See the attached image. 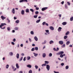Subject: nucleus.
<instances>
[{
  "instance_id": "nucleus-44",
  "label": "nucleus",
  "mask_w": 73,
  "mask_h": 73,
  "mask_svg": "<svg viewBox=\"0 0 73 73\" xmlns=\"http://www.w3.org/2000/svg\"><path fill=\"white\" fill-rule=\"evenodd\" d=\"M7 20L8 21V23H10V20H9V19L7 18Z\"/></svg>"
},
{
  "instance_id": "nucleus-23",
  "label": "nucleus",
  "mask_w": 73,
  "mask_h": 73,
  "mask_svg": "<svg viewBox=\"0 0 73 73\" xmlns=\"http://www.w3.org/2000/svg\"><path fill=\"white\" fill-rule=\"evenodd\" d=\"M30 10L32 12V13L34 12V10H33V9H30Z\"/></svg>"
},
{
  "instance_id": "nucleus-13",
  "label": "nucleus",
  "mask_w": 73,
  "mask_h": 73,
  "mask_svg": "<svg viewBox=\"0 0 73 73\" xmlns=\"http://www.w3.org/2000/svg\"><path fill=\"white\" fill-rule=\"evenodd\" d=\"M25 12H26V13H29V9H26Z\"/></svg>"
},
{
  "instance_id": "nucleus-55",
  "label": "nucleus",
  "mask_w": 73,
  "mask_h": 73,
  "mask_svg": "<svg viewBox=\"0 0 73 73\" xmlns=\"http://www.w3.org/2000/svg\"><path fill=\"white\" fill-rule=\"evenodd\" d=\"M11 44H12V45H15V43L13 42H11Z\"/></svg>"
},
{
  "instance_id": "nucleus-64",
  "label": "nucleus",
  "mask_w": 73,
  "mask_h": 73,
  "mask_svg": "<svg viewBox=\"0 0 73 73\" xmlns=\"http://www.w3.org/2000/svg\"><path fill=\"white\" fill-rule=\"evenodd\" d=\"M19 73H23V72L21 71H19Z\"/></svg>"
},
{
  "instance_id": "nucleus-7",
  "label": "nucleus",
  "mask_w": 73,
  "mask_h": 73,
  "mask_svg": "<svg viewBox=\"0 0 73 73\" xmlns=\"http://www.w3.org/2000/svg\"><path fill=\"white\" fill-rule=\"evenodd\" d=\"M61 29H62V28L59 27L58 29V31L59 32H61Z\"/></svg>"
},
{
  "instance_id": "nucleus-29",
  "label": "nucleus",
  "mask_w": 73,
  "mask_h": 73,
  "mask_svg": "<svg viewBox=\"0 0 73 73\" xmlns=\"http://www.w3.org/2000/svg\"><path fill=\"white\" fill-rule=\"evenodd\" d=\"M38 47H35V50H38Z\"/></svg>"
},
{
  "instance_id": "nucleus-6",
  "label": "nucleus",
  "mask_w": 73,
  "mask_h": 73,
  "mask_svg": "<svg viewBox=\"0 0 73 73\" xmlns=\"http://www.w3.org/2000/svg\"><path fill=\"white\" fill-rule=\"evenodd\" d=\"M25 1H26V2H28V1L27 0H21L19 1V2L22 3V2H25Z\"/></svg>"
},
{
  "instance_id": "nucleus-20",
  "label": "nucleus",
  "mask_w": 73,
  "mask_h": 73,
  "mask_svg": "<svg viewBox=\"0 0 73 73\" xmlns=\"http://www.w3.org/2000/svg\"><path fill=\"white\" fill-rule=\"evenodd\" d=\"M41 21V20L40 19H39L36 21V23H40V22Z\"/></svg>"
},
{
  "instance_id": "nucleus-56",
  "label": "nucleus",
  "mask_w": 73,
  "mask_h": 73,
  "mask_svg": "<svg viewBox=\"0 0 73 73\" xmlns=\"http://www.w3.org/2000/svg\"><path fill=\"white\" fill-rule=\"evenodd\" d=\"M61 65L62 66H63V65H64V63H62L61 64Z\"/></svg>"
},
{
  "instance_id": "nucleus-1",
  "label": "nucleus",
  "mask_w": 73,
  "mask_h": 73,
  "mask_svg": "<svg viewBox=\"0 0 73 73\" xmlns=\"http://www.w3.org/2000/svg\"><path fill=\"white\" fill-rule=\"evenodd\" d=\"M5 25H6V24L5 23H1V25H0V28L2 29H4L5 28V27H4L3 28H2V27H3V26H4Z\"/></svg>"
},
{
  "instance_id": "nucleus-61",
  "label": "nucleus",
  "mask_w": 73,
  "mask_h": 73,
  "mask_svg": "<svg viewBox=\"0 0 73 73\" xmlns=\"http://www.w3.org/2000/svg\"><path fill=\"white\" fill-rule=\"evenodd\" d=\"M54 73H59V72H56L54 71Z\"/></svg>"
},
{
  "instance_id": "nucleus-38",
  "label": "nucleus",
  "mask_w": 73,
  "mask_h": 73,
  "mask_svg": "<svg viewBox=\"0 0 73 73\" xmlns=\"http://www.w3.org/2000/svg\"><path fill=\"white\" fill-rule=\"evenodd\" d=\"M34 17L35 18V19H36L37 17V15H34Z\"/></svg>"
},
{
  "instance_id": "nucleus-16",
  "label": "nucleus",
  "mask_w": 73,
  "mask_h": 73,
  "mask_svg": "<svg viewBox=\"0 0 73 73\" xmlns=\"http://www.w3.org/2000/svg\"><path fill=\"white\" fill-rule=\"evenodd\" d=\"M14 30L15 31H18V30L19 29V28L17 27H15L14 29Z\"/></svg>"
},
{
  "instance_id": "nucleus-30",
  "label": "nucleus",
  "mask_w": 73,
  "mask_h": 73,
  "mask_svg": "<svg viewBox=\"0 0 73 73\" xmlns=\"http://www.w3.org/2000/svg\"><path fill=\"white\" fill-rule=\"evenodd\" d=\"M39 13V12H38V11H36L35 12V15H38V14Z\"/></svg>"
},
{
  "instance_id": "nucleus-33",
  "label": "nucleus",
  "mask_w": 73,
  "mask_h": 73,
  "mask_svg": "<svg viewBox=\"0 0 73 73\" xmlns=\"http://www.w3.org/2000/svg\"><path fill=\"white\" fill-rule=\"evenodd\" d=\"M69 44H70V42L69 41H67L66 42V45H69Z\"/></svg>"
},
{
  "instance_id": "nucleus-28",
  "label": "nucleus",
  "mask_w": 73,
  "mask_h": 73,
  "mask_svg": "<svg viewBox=\"0 0 73 73\" xmlns=\"http://www.w3.org/2000/svg\"><path fill=\"white\" fill-rule=\"evenodd\" d=\"M48 56L49 57H52V54L51 53L49 54Z\"/></svg>"
},
{
  "instance_id": "nucleus-21",
  "label": "nucleus",
  "mask_w": 73,
  "mask_h": 73,
  "mask_svg": "<svg viewBox=\"0 0 73 73\" xmlns=\"http://www.w3.org/2000/svg\"><path fill=\"white\" fill-rule=\"evenodd\" d=\"M16 65V67L17 68V69H19V64H18L17 63Z\"/></svg>"
},
{
  "instance_id": "nucleus-24",
  "label": "nucleus",
  "mask_w": 73,
  "mask_h": 73,
  "mask_svg": "<svg viewBox=\"0 0 73 73\" xmlns=\"http://www.w3.org/2000/svg\"><path fill=\"white\" fill-rule=\"evenodd\" d=\"M34 39L35 40V41H37V40H38V38H37V37H34Z\"/></svg>"
},
{
  "instance_id": "nucleus-15",
  "label": "nucleus",
  "mask_w": 73,
  "mask_h": 73,
  "mask_svg": "<svg viewBox=\"0 0 73 73\" xmlns=\"http://www.w3.org/2000/svg\"><path fill=\"white\" fill-rule=\"evenodd\" d=\"M70 33V32H69V31H68L66 33V34H65V35L66 36H67V35H69V34Z\"/></svg>"
},
{
  "instance_id": "nucleus-2",
  "label": "nucleus",
  "mask_w": 73,
  "mask_h": 73,
  "mask_svg": "<svg viewBox=\"0 0 73 73\" xmlns=\"http://www.w3.org/2000/svg\"><path fill=\"white\" fill-rule=\"evenodd\" d=\"M64 52L63 51H60L59 52L56 53L57 55H60V54H64Z\"/></svg>"
},
{
  "instance_id": "nucleus-9",
  "label": "nucleus",
  "mask_w": 73,
  "mask_h": 73,
  "mask_svg": "<svg viewBox=\"0 0 73 73\" xmlns=\"http://www.w3.org/2000/svg\"><path fill=\"white\" fill-rule=\"evenodd\" d=\"M46 32L48 33V35H49L50 34V33H49V31L48 30H45Z\"/></svg>"
},
{
  "instance_id": "nucleus-42",
  "label": "nucleus",
  "mask_w": 73,
  "mask_h": 73,
  "mask_svg": "<svg viewBox=\"0 0 73 73\" xmlns=\"http://www.w3.org/2000/svg\"><path fill=\"white\" fill-rule=\"evenodd\" d=\"M69 68V66H66V69H68Z\"/></svg>"
},
{
  "instance_id": "nucleus-60",
  "label": "nucleus",
  "mask_w": 73,
  "mask_h": 73,
  "mask_svg": "<svg viewBox=\"0 0 73 73\" xmlns=\"http://www.w3.org/2000/svg\"><path fill=\"white\" fill-rule=\"evenodd\" d=\"M56 51H58V50H59V48H58L57 47V49H56Z\"/></svg>"
},
{
  "instance_id": "nucleus-53",
  "label": "nucleus",
  "mask_w": 73,
  "mask_h": 73,
  "mask_svg": "<svg viewBox=\"0 0 73 73\" xmlns=\"http://www.w3.org/2000/svg\"><path fill=\"white\" fill-rule=\"evenodd\" d=\"M11 32L12 33H15V30H13Z\"/></svg>"
},
{
  "instance_id": "nucleus-37",
  "label": "nucleus",
  "mask_w": 73,
  "mask_h": 73,
  "mask_svg": "<svg viewBox=\"0 0 73 73\" xmlns=\"http://www.w3.org/2000/svg\"><path fill=\"white\" fill-rule=\"evenodd\" d=\"M45 64H49V62L48 61H45Z\"/></svg>"
},
{
  "instance_id": "nucleus-47",
  "label": "nucleus",
  "mask_w": 73,
  "mask_h": 73,
  "mask_svg": "<svg viewBox=\"0 0 73 73\" xmlns=\"http://www.w3.org/2000/svg\"><path fill=\"white\" fill-rule=\"evenodd\" d=\"M35 50V48H33L31 49V51H34Z\"/></svg>"
},
{
  "instance_id": "nucleus-49",
  "label": "nucleus",
  "mask_w": 73,
  "mask_h": 73,
  "mask_svg": "<svg viewBox=\"0 0 73 73\" xmlns=\"http://www.w3.org/2000/svg\"><path fill=\"white\" fill-rule=\"evenodd\" d=\"M7 29L8 30V31H10L11 29H10V28L9 27H8L7 28Z\"/></svg>"
},
{
  "instance_id": "nucleus-19",
  "label": "nucleus",
  "mask_w": 73,
  "mask_h": 73,
  "mask_svg": "<svg viewBox=\"0 0 73 73\" xmlns=\"http://www.w3.org/2000/svg\"><path fill=\"white\" fill-rule=\"evenodd\" d=\"M64 7L66 9H68V5H67V4H65V5H64Z\"/></svg>"
},
{
  "instance_id": "nucleus-17",
  "label": "nucleus",
  "mask_w": 73,
  "mask_h": 73,
  "mask_svg": "<svg viewBox=\"0 0 73 73\" xmlns=\"http://www.w3.org/2000/svg\"><path fill=\"white\" fill-rule=\"evenodd\" d=\"M27 67H28L29 68H32V66L30 64H29L27 65Z\"/></svg>"
},
{
  "instance_id": "nucleus-58",
  "label": "nucleus",
  "mask_w": 73,
  "mask_h": 73,
  "mask_svg": "<svg viewBox=\"0 0 73 73\" xmlns=\"http://www.w3.org/2000/svg\"><path fill=\"white\" fill-rule=\"evenodd\" d=\"M45 25H46V26H48V25H49L48 24V23H46Z\"/></svg>"
},
{
  "instance_id": "nucleus-50",
  "label": "nucleus",
  "mask_w": 73,
  "mask_h": 73,
  "mask_svg": "<svg viewBox=\"0 0 73 73\" xmlns=\"http://www.w3.org/2000/svg\"><path fill=\"white\" fill-rule=\"evenodd\" d=\"M64 1H62V2H61V3L62 4V5H63L64 4Z\"/></svg>"
},
{
  "instance_id": "nucleus-41",
  "label": "nucleus",
  "mask_w": 73,
  "mask_h": 73,
  "mask_svg": "<svg viewBox=\"0 0 73 73\" xmlns=\"http://www.w3.org/2000/svg\"><path fill=\"white\" fill-rule=\"evenodd\" d=\"M35 9L36 11H38L39 9V8L36 7L35 8Z\"/></svg>"
},
{
  "instance_id": "nucleus-34",
  "label": "nucleus",
  "mask_w": 73,
  "mask_h": 73,
  "mask_svg": "<svg viewBox=\"0 0 73 73\" xmlns=\"http://www.w3.org/2000/svg\"><path fill=\"white\" fill-rule=\"evenodd\" d=\"M53 42V40H51L49 42V44H52Z\"/></svg>"
},
{
  "instance_id": "nucleus-4",
  "label": "nucleus",
  "mask_w": 73,
  "mask_h": 73,
  "mask_svg": "<svg viewBox=\"0 0 73 73\" xmlns=\"http://www.w3.org/2000/svg\"><path fill=\"white\" fill-rule=\"evenodd\" d=\"M48 9V7H47L42 8L41 9V10L42 11H44L46 10V9Z\"/></svg>"
},
{
  "instance_id": "nucleus-18",
  "label": "nucleus",
  "mask_w": 73,
  "mask_h": 73,
  "mask_svg": "<svg viewBox=\"0 0 73 73\" xmlns=\"http://www.w3.org/2000/svg\"><path fill=\"white\" fill-rule=\"evenodd\" d=\"M15 23H17V24H19V23H20V21H19V20H17L15 21Z\"/></svg>"
},
{
  "instance_id": "nucleus-32",
  "label": "nucleus",
  "mask_w": 73,
  "mask_h": 73,
  "mask_svg": "<svg viewBox=\"0 0 73 73\" xmlns=\"http://www.w3.org/2000/svg\"><path fill=\"white\" fill-rule=\"evenodd\" d=\"M67 3L68 5L69 6H70V3L69 2H67Z\"/></svg>"
},
{
  "instance_id": "nucleus-46",
  "label": "nucleus",
  "mask_w": 73,
  "mask_h": 73,
  "mask_svg": "<svg viewBox=\"0 0 73 73\" xmlns=\"http://www.w3.org/2000/svg\"><path fill=\"white\" fill-rule=\"evenodd\" d=\"M46 64H43L42 65V66H46Z\"/></svg>"
},
{
  "instance_id": "nucleus-48",
  "label": "nucleus",
  "mask_w": 73,
  "mask_h": 73,
  "mask_svg": "<svg viewBox=\"0 0 73 73\" xmlns=\"http://www.w3.org/2000/svg\"><path fill=\"white\" fill-rule=\"evenodd\" d=\"M35 67L36 69H38V66H37L35 65Z\"/></svg>"
},
{
  "instance_id": "nucleus-43",
  "label": "nucleus",
  "mask_w": 73,
  "mask_h": 73,
  "mask_svg": "<svg viewBox=\"0 0 73 73\" xmlns=\"http://www.w3.org/2000/svg\"><path fill=\"white\" fill-rule=\"evenodd\" d=\"M45 24H46V22H44L42 23V24L43 25H44Z\"/></svg>"
},
{
  "instance_id": "nucleus-39",
  "label": "nucleus",
  "mask_w": 73,
  "mask_h": 73,
  "mask_svg": "<svg viewBox=\"0 0 73 73\" xmlns=\"http://www.w3.org/2000/svg\"><path fill=\"white\" fill-rule=\"evenodd\" d=\"M65 46V44H64L63 45L61 46L62 48H64Z\"/></svg>"
},
{
  "instance_id": "nucleus-26",
  "label": "nucleus",
  "mask_w": 73,
  "mask_h": 73,
  "mask_svg": "<svg viewBox=\"0 0 73 73\" xmlns=\"http://www.w3.org/2000/svg\"><path fill=\"white\" fill-rule=\"evenodd\" d=\"M33 54H34L35 56V57H37V56H38V54H36V53H34Z\"/></svg>"
},
{
  "instance_id": "nucleus-40",
  "label": "nucleus",
  "mask_w": 73,
  "mask_h": 73,
  "mask_svg": "<svg viewBox=\"0 0 73 73\" xmlns=\"http://www.w3.org/2000/svg\"><path fill=\"white\" fill-rule=\"evenodd\" d=\"M27 58L28 60H29L31 59V57L30 56L27 57Z\"/></svg>"
},
{
  "instance_id": "nucleus-35",
  "label": "nucleus",
  "mask_w": 73,
  "mask_h": 73,
  "mask_svg": "<svg viewBox=\"0 0 73 73\" xmlns=\"http://www.w3.org/2000/svg\"><path fill=\"white\" fill-rule=\"evenodd\" d=\"M64 57V55H63V54H61L60 55V57H61V58H62Z\"/></svg>"
},
{
  "instance_id": "nucleus-31",
  "label": "nucleus",
  "mask_w": 73,
  "mask_h": 73,
  "mask_svg": "<svg viewBox=\"0 0 73 73\" xmlns=\"http://www.w3.org/2000/svg\"><path fill=\"white\" fill-rule=\"evenodd\" d=\"M73 17H72L70 18V21H73Z\"/></svg>"
},
{
  "instance_id": "nucleus-57",
  "label": "nucleus",
  "mask_w": 73,
  "mask_h": 73,
  "mask_svg": "<svg viewBox=\"0 0 73 73\" xmlns=\"http://www.w3.org/2000/svg\"><path fill=\"white\" fill-rule=\"evenodd\" d=\"M26 57H25L23 59V61H25L26 60Z\"/></svg>"
},
{
  "instance_id": "nucleus-11",
  "label": "nucleus",
  "mask_w": 73,
  "mask_h": 73,
  "mask_svg": "<svg viewBox=\"0 0 73 73\" xmlns=\"http://www.w3.org/2000/svg\"><path fill=\"white\" fill-rule=\"evenodd\" d=\"M42 57L43 58H45V57H46V54H45V53H43Z\"/></svg>"
},
{
  "instance_id": "nucleus-51",
  "label": "nucleus",
  "mask_w": 73,
  "mask_h": 73,
  "mask_svg": "<svg viewBox=\"0 0 73 73\" xmlns=\"http://www.w3.org/2000/svg\"><path fill=\"white\" fill-rule=\"evenodd\" d=\"M13 42H15V41H16V39L15 38H14L13 39Z\"/></svg>"
},
{
  "instance_id": "nucleus-59",
  "label": "nucleus",
  "mask_w": 73,
  "mask_h": 73,
  "mask_svg": "<svg viewBox=\"0 0 73 73\" xmlns=\"http://www.w3.org/2000/svg\"><path fill=\"white\" fill-rule=\"evenodd\" d=\"M23 57H22L20 60V61H21L23 60Z\"/></svg>"
},
{
  "instance_id": "nucleus-12",
  "label": "nucleus",
  "mask_w": 73,
  "mask_h": 73,
  "mask_svg": "<svg viewBox=\"0 0 73 73\" xmlns=\"http://www.w3.org/2000/svg\"><path fill=\"white\" fill-rule=\"evenodd\" d=\"M21 14L22 15H24V10H22L21 11Z\"/></svg>"
},
{
  "instance_id": "nucleus-10",
  "label": "nucleus",
  "mask_w": 73,
  "mask_h": 73,
  "mask_svg": "<svg viewBox=\"0 0 73 73\" xmlns=\"http://www.w3.org/2000/svg\"><path fill=\"white\" fill-rule=\"evenodd\" d=\"M67 24V23L66 22H64L62 23V24L63 25H66Z\"/></svg>"
},
{
  "instance_id": "nucleus-3",
  "label": "nucleus",
  "mask_w": 73,
  "mask_h": 73,
  "mask_svg": "<svg viewBox=\"0 0 73 73\" xmlns=\"http://www.w3.org/2000/svg\"><path fill=\"white\" fill-rule=\"evenodd\" d=\"M46 68L48 71L49 70V69H50V66L49 65L47 64L46 65Z\"/></svg>"
},
{
  "instance_id": "nucleus-5",
  "label": "nucleus",
  "mask_w": 73,
  "mask_h": 73,
  "mask_svg": "<svg viewBox=\"0 0 73 73\" xmlns=\"http://www.w3.org/2000/svg\"><path fill=\"white\" fill-rule=\"evenodd\" d=\"M59 44L60 45H62L64 44V42L62 41H59Z\"/></svg>"
},
{
  "instance_id": "nucleus-63",
  "label": "nucleus",
  "mask_w": 73,
  "mask_h": 73,
  "mask_svg": "<svg viewBox=\"0 0 73 73\" xmlns=\"http://www.w3.org/2000/svg\"><path fill=\"white\" fill-rule=\"evenodd\" d=\"M14 20H16V19H17V17H14Z\"/></svg>"
},
{
  "instance_id": "nucleus-52",
  "label": "nucleus",
  "mask_w": 73,
  "mask_h": 73,
  "mask_svg": "<svg viewBox=\"0 0 73 73\" xmlns=\"http://www.w3.org/2000/svg\"><path fill=\"white\" fill-rule=\"evenodd\" d=\"M46 42V40H45L44 41V42L42 43V44H45Z\"/></svg>"
},
{
  "instance_id": "nucleus-62",
  "label": "nucleus",
  "mask_w": 73,
  "mask_h": 73,
  "mask_svg": "<svg viewBox=\"0 0 73 73\" xmlns=\"http://www.w3.org/2000/svg\"><path fill=\"white\" fill-rule=\"evenodd\" d=\"M53 50H54V51H56V50L55 48H54Z\"/></svg>"
},
{
  "instance_id": "nucleus-54",
  "label": "nucleus",
  "mask_w": 73,
  "mask_h": 73,
  "mask_svg": "<svg viewBox=\"0 0 73 73\" xmlns=\"http://www.w3.org/2000/svg\"><path fill=\"white\" fill-rule=\"evenodd\" d=\"M32 70H30L29 71V73H32Z\"/></svg>"
},
{
  "instance_id": "nucleus-14",
  "label": "nucleus",
  "mask_w": 73,
  "mask_h": 73,
  "mask_svg": "<svg viewBox=\"0 0 73 73\" xmlns=\"http://www.w3.org/2000/svg\"><path fill=\"white\" fill-rule=\"evenodd\" d=\"M12 12L13 13V14H15V8H13V10L12 11Z\"/></svg>"
},
{
  "instance_id": "nucleus-27",
  "label": "nucleus",
  "mask_w": 73,
  "mask_h": 73,
  "mask_svg": "<svg viewBox=\"0 0 73 73\" xmlns=\"http://www.w3.org/2000/svg\"><path fill=\"white\" fill-rule=\"evenodd\" d=\"M13 52H10L9 53V54L11 56H13Z\"/></svg>"
},
{
  "instance_id": "nucleus-45",
  "label": "nucleus",
  "mask_w": 73,
  "mask_h": 73,
  "mask_svg": "<svg viewBox=\"0 0 73 73\" xmlns=\"http://www.w3.org/2000/svg\"><path fill=\"white\" fill-rule=\"evenodd\" d=\"M8 67H9V65L8 64H7L6 66V68H7V69H8Z\"/></svg>"
},
{
  "instance_id": "nucleus-25",
  "label": "nucleus",
  "mask_w": 73,
  "mask_h": 73,
  "mask_svg": "<svg viewBox=\"0 0 73 73\" xmlns=\"http://www.w3.org/2000/svg\"><path fill=\"white\" fill-rule=\"evenodd\" d=\"M17 58H19V54H17Z\"/></svg>"
},
{
  "instance_id": "nucleus-22",
  "label": "nucleus",
  "mask_w": 73,
  "mask_h": 73,
  "mask_svg": "<svg viewBox=\"0 0 73 73\" xmlns=\"http://www.w3.org/2000/svg\"><path fill=\"white\" fill-rule=\"evenodd\" d=\"M30 33L31 35H34V32L33 31H31L30 32Z\"/></svg>"
},
{
  "instance_id": "nucleus-36",
  "label": "nucleus",
  "mask_w": 73,
  "mask_h": 73,
  "mask_svg": "<svg viewBox=\"0 0 73 73\" xmlns=\"http://www.w3.org/2000/svg\"><path fill=\"white\" fill-rule=\"evenodd\" d=\"M1 18L3 20H4V16H1Z\"/></svg>"
},
{
  "instance_id": "nucleus-8",
  "label": "nucleus",
  "mask_w": 73,
  "mask_h": 73,
  "mask_svg": "<svg viewBox=\"0 0 73 73\" xmlns=\"http://www.w3.org/2000/svg\"><path fill=\"white\" fill-rule=\"evenodd\" d=\"M49 28L51 31H53L54 29L52 26H50L49 27Z\"/></svg>"
}]
</instances>
